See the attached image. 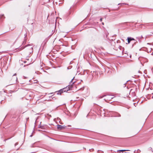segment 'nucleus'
Here are the masks:
<instances>
[{
  "instance_id": "nucleus-1",
  "label": "nucleus",
  "mask_w": 153,
  "mask_h": 153,
  "mask_svg": "<svg viewBox=\"0 0 153 153\" xmlns=\"http://www.w3.org/2000/svg\"><path fill=\"white\" fill-rule=\"evenodd\" d=\"M73 79H71V81L70 82V84L68 86H67V87H66V88H68V89L67 90V91L69 90L70 89L72 88V85L74 83V82L72 83Z\"/></svg>"
},
{
  "instance_id": "nucleus-2",
  "label": "nucleus",
  "mask_w": 153,
  "mask_h": 153,
  "mask_svg": "<svg viewBox=\"0 0 153 153\" xmlns=\"http://www.w3.org/2000/svg\"><path fill=\"white\" fill-rule=\"evenodd\" d=\"M32 45H31V44H28L27 45H26L25 46V47L29 46L30 47L29 48V49L30 51H29V53H31V52H33V47L32 46Z\"/></svg>"
},
{
  "instance_id": "nucleus-3",
  "label": "nucleus",
  "mask_w": 153,
  "mask_h": 153,
  "mask_svg": "<svg viewBox=\"0 0 153 153\" xmlns=\"http://www.w3.org/2000/svg\"><path fill=\"white\" fill-rule=\"evenodd\" d=\"M57 128L58 130H61L65 128L66 126H62V125H57Z\"/></svg>"
},
{
  "instance_id": "nucleus-4",
  "label": "nucleus",
  "mask_w": 153,
  "mask_h": 153,
  "mask_svg": "<svg viewBox=\"0 0 153 153\" xmlns=\"http://www.w3.org/2000/svg\"><path fill=\"white\" fill-rule=\"evenodd\" d=\"M67 88H64L62 89H61V90H59L58 91L57 94H61V93H62L64 92H65L66 91V89Z\"/></svg>"
},
{
  "instance_id": "nucleus-5",
  "label": "nucleus",
  "mask_w": 153,
  "mask_h": 153,
  "mask_svg": "<svg viewBox=\"0 0 153 153\" xmlns=\"http://www.w3.org/2000/svg\"><path fill=\"white\" fill-rule=\"evenodd\" d=\"M112 96L110 95H107L105 96L107 100H110L111 99H113L114 97H112Z\"/></svg>"
},
{
  "instance_id": "nucleus-6",
  "label": "nucleus",
  "mask_w": 153,
  "mask_h": 153,
  "mask_svg": "<svg viewBox=\"0 0 153 153\" xmlns=\"http://www.w3.org/2000/svg\"><path fill=\"white\" fill-rule=\"evenodd\" d=\"M24 35H25V39H24V41H23V42L22 43V44H25V43L26 42V36H27V34L26 33Z\"/></svg>"
},
{
  "instance_id": "nucleus-7",
  "label": "nucleus",
  "mask_w": 153,
  "mask_h": 153,
  "mask_svg": "<svg viewBox=\"0 0 153 153\" xmlns=\"http://www.w3.org/2000/svg\"><path fill=\"white\" fill-rule=\"evenodd\" d=\"M114 116L116 117H120L121 116V115L120 114L118 113L115 112Z\"/></svg>"
},
{
  "instance_id": "nucleus-8",
  "label": "nucleus",
  "mask_w": 153,
  "mask_h": 153,
  "mask_svg": "<svg viewBox=\"0 0 153 153\" xmlns=\"http://www.w3.org/2000/svg\"><path fill=\"white\" fill-rule=\"evenodd\" d=\"M128 38L131 41L132 40H135L133 38H131V37H128Z\"/></svg>"
},
{
  "instance_id": "nucleus-9",
  "label": "nucleus",
  "mask_w": 153,
  "mask_h": 153,
  "mask_svg": "<svg viewBox=\"0 0 153 153\" xmlns=\"http://www.w3.org/2000/svg\"><path fill=\"white\" fill-rule=\"evenodd\" d=\"M126 151H128V150H118L117 151H120V152H123Z\"/></svg>"
},
{
  "instance_id": "nucleus-10",
  "label": "nucleus",
  "mask_w": 153,
  "mask_h": 153,
  "mask_svg": "<svg viewBox=\"0 0 153 153\" xmlns=\"http://www.w3.org/2000/svg\"><path fill=\"white\" fill-rule=\"evenodd\" d=\"M0 17H1V18H2L3 17H4V18H5V17H4V14L1 15H0Z\"/></svg>"
},
{
  "instance_id": "nucleus-11",
  "label": "nucleus",
  "mask_w": 153,
  "mask_h": 153,
  "mask_svg": "<svg viewBox=\"0 0 153 153\" xmlns=\"http://www.w3.org/2000/svg\"><path fill=\"white\" fill-rule=\"evenodd\" d=\"M41 122L40 123V124H39L38 126V128H40V127H42V126H41Z\"/></svg>"
},
{
  "instance_id": "nucleus-12",
  "label": "nucleus",
  "mask_w": 153,
  "mask_h": 153,
  "mask_svg": "<svg viewBox=\"0 0 153 153\" xmlns=\"http://www.w3.org/2000/svg\"><path fill=\"white\" fill-rule=\"evenodd\" d=\"M127 39H128V43L129 44L130 43L131 41L128 38H127Z\"/></svg>"
},
{
  "instance_id": "nucleus-13",
  "label": "nucleus",
  "mask_w": 153,
  "mask_h": 153,
  "mask_svg": "<svg viewBox=\"0 0 153 153\" xmlns=\"http://www.w3.org/2000/svg\"><path fill=\"white\" fill-rule=\"evenodd\" d=\"M23 48H19L18 49V50H19V51L21 50H22L23 49Z\"/></svg>"
},
{
  "instance_id": "nucleus-14",
  "label": "nucleus",
  "mask_w": 153,
  "mask_h": 153,
  "mask_svg": "<svg viewBox=\"0 0 153 153\" xmlns=\"http://www.w3.org/2000/svg\"><path fill=\"white\" fill-rule=\"evenodd\" d=\"M34 144V143L33 144H32L30 146V147H31V148L34 147V146H33Z\"/></svg>"
},
{
  "instance_id": "nucleus-15",
  "label": "nucleus",
  "mask_w": 153,
  "mask_h": 153,
  "mask_svg": "<svg viewBox=\"0 0 153 153\" xmlns=\"http://www.w3.org/2000/svg\"><path fill=\"white\" fill-rule=\"evenodd\" d=\"M93 73H92V71H91V74H92V75L93 76L94 74H93V73H94L95 72V71H93Z\"/></svg>"
},
{
  "instance_id": "nucleus-16",
  "label": "nucleus",
  "mask_w": 153,
  "mask_h": 153,
  "mask_svg": "<svg viewBox=\"0 0 153 153\" xmlns=\"http://www.w3.org/2000/svg\"><path fill=\"white\" fill-rule=\"evenodd\" d=\"M71 66H70V67H68L67 68V69H71Z\"/></svg>"
},
{
  "instance_id": "nucleus-17",
  "label": "nucleus",
  "mask_w": 153,
  "mask_h": 153,
  "mask_svg": "<svg viewBox=\"0 0 153 153\" xmlns=\"http://www.w3.org/2000/svg\"><path fill=\"white\" fill-rule=\"evenodd\" d=\"M71 66H70V67H68L67 68V69H71Z\"/></svg>"
},
{
  "instance_id": "nucleus-18",
  "label": "nucleus",
  "mask_w": 153,
  "mask_h": 153,
  "mask_svg": "<svg viewBox=\"0 0 153 153\" xmlns=\"http://www.w3.org/2000/svg\"><path fill=\"white\" fill-rule=\"evenodd\" d=\"M18 144V143H16L15 144V146H16Z\"/></svg>"
},
{
  "instance_id": "nucleus-19",
  "label": "nucleus",
  "mask_w": 153,
  "mask_h": 153,
  "mask_svg": "<svg viewBox=\"0 0 153 153\" xmlns=\"http://www.w3.org/2000/svg\"><path fill=\"white\" fill-rule=\"evenodd\" d=\"M16 73L15 74H14L13 76V77H14V76H16Z\"/></svg>"
},
{
  "instance_id": "nucleus-20",
  "label": "nucleus",
  "mask_w": 153,
  "mask_h": 153,
  "mask_svg": "<svg viewBox=\"0 0 153 153\" xmlns=\"http://www.w3.org/2000/svg\"><path fill=\"white\" fill-rule=\"evenodd\" d=\"M40 128H41L42 129H43V126H42V127H40Z\"/></svg>"
},
{
  "instance_id": "nucleus-21",
  "label": "nucleus",
  "mask_w": 153,
  "mask_h": 153,
  "mask_svg": "<svg viewBox=\"0 0 153 153\" xmlns=\"http://www.w3.org/2000/svg\"><path fill=\"white\" fill-rule=\"evenodd\" d=\"M23 77H24V79H26L27 78L25 76H24Z\"/></svg>"
},
{
  "instance_id": "nucleus-22",
  "label": "nucleus",
  "mask_w": 153,
  "mask_h": 153,
  "mask_svg": "<svg viewBox=\"0 0 153 153\" xmlns=\"http://www.w3.org/2000/svg\"><path fill=\"white\" fill-rule=\"evenodd\" d=\"M100 20L101 22H102V18H101L100 19Z\"/></svg>"
},
{
  "instance_id": "nucleus-23",
  "label": "nucleus",
  "mask_w": 153,
  "mask_h": 153,
  "mask_svg": "<svg viewBox=\"0 0 153 153\" xmlns=\"http://www.w3.org/2000/svg\"><path fill=\"white\" fill-rule=\"evenodd\" d=\"M15 79H16V80L17 79V78L16 77Z\"/></svg>"
},
{
  "instance_id": "nucleus-24",
  "label": "nucleus",
  "mask_w": 153,
  "mask_h": 153,
  "mask_svg": "<svg viewBox=\"0 0 153 153\" xmlns=\"http://www.w3.org/2000/svg\"><path fill=\"white\" fill-rule=\"evenodd\" d=\"M29 82H32L31 81V80H29Z\"/></svg>"
},
{
  "instance_id": "nucleus-25",
  "label": "nucleus",
  "mask_w": 153,
  "mask_h": 153,
  "mask_svg": "<svg viewBox=\"0 0 153 153\" xmlns=\"http://www.w3.org/2000/svg\"><path fill=\"white\" fill-rule=\"evenodd\" d=\"M37 82L36 81V82H33L34 83H36Z\"/></svg>"
},
{
  "instance_id": "nucleus-26",
  "label": "nucleus",
  "mask_w": 153,
  "mask_h": 153,
  "mask_svg": "<svg viewBox=\"0 0 153 153\" xmlns=\"http://www.w3.org/2000/svg\"><path fill=\"white\" fill-rule=\"evenodd\" d=\"M102 25H104V23L102 22Z\"/></svg>"
},
{
  "instance_id": "nucleus-27",
  "label": "nucleus",
  "mask_w": 153,
  "mask_h": 153,
  "mask_svg": "<svg viewBox=\"0 0 153 153\" xmlns=\"http://www.w3.org/2000/svg\"><path fill=\"white\" fill-rule=\"evenodd\" d=\"M2 101H3V100H2L1 101V103H2Z\"/></svg>"
},
{
  "instance_id": "nucleus-28",
  "label": "nucleus",
  "mask_w": 153,
  "mask_h": 153,
  "mask_svg": "<svg viewBox=\"0 0 153 153\" xmlns=\"http://www.w3.org/2000/svg\"><path fill=\"white\" fill-rule=\"evenodd\" d=\"M152 34H151V35H149V36H152Z\"/></svg>"
},
{
  "instance_id": "nucleus-29",
  "label": "nucleus",
  "mask_w": 153,
  "mask_h": 153,
  "mask_svg": "<svg viewBox=\"0 0 153 153\" xmlns=\"http://www.w3.org/2000/svg\"><path fill=\"white\" fill-rule=\"evenodd\" d=\"M70 126V125H68V126Z\"/></svg>"
},
{
  "instance_id": "nucleus-30",
  "label": "nucleus",
  "mask_w": 153,
  "mask_h": 153,
  "mask_svg": "<svg viewBox=\"0 0 153 153\" xmlns=\"http://www.w3.org/2000/svg\"><path fill=\"white\" fill-rule=\"evenodd\" d=\"M24 62L25 63L26 62V61H25V62Z\"/></svg>"
},
{
  "instance_id": "nucleus-31",
  "label": "nucleus",
  "mask_w": 153,
  "mask_h": 153,
  "mask_svg": "<svg viewBox=\"0 0 153 153\" xmlns=\"http://www.w3.org/2000/svg\"><path fill=\"white\" fill-rule=\"evenodd\" d=\"M143 37L142 36H141V38H143Z\"/></svg>"
},
{
  "instance_id": "nucleus-32",
  "label": "nucleus",
  "mask_w": 153,
  "mask_h": 153,
  "mask_svg": "<svg viewBox=\"0 0 153 153\" xmlns=\"http://www.w3.org/2000/svg\"><path fill=\"white\" fill-rule=\"evenodd\" d=\"M149 44V43H148L147 44Z\"/></svg>"
},
{
  "instance_id": "nucleus-33",
  "label": "nucleus",
  "mask_w": 153,
  "mask_h": 153,
  "mask_svg": "<svg viewBox=\"0 0 153 153\" xmlns=\"http://www.w3.org/2000/svg\"><path fill=\"white\" fill-rule=\"evenodd\" d=\"M3 34V33H2V34H0V35H1V34Z\"/></svg>"
},
{
  "instance_id": "nucleus-34",
  "label": "nucleus",
  "mask_w": 153,
  "mask_h": 153,
  "mask_svg": "<svg viewBox=\"0 0 153 153\" xmlns=\"http://www.w3.org/2000/svg\"><path fill=\"white\" fill-rule=\"evenodd\" d=\"M126 84V83H125L124 85H125Z\"/></svg>"
}]
</instances>
